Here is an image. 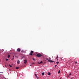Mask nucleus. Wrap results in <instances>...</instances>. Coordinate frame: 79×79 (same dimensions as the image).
<instances>
[{
    "instance_id": "16",
    "label": "nucleus",
    "mask_w": 79,
    "mask_h": 79,
    "mask_svg": "<svg viewBox=\"0 0 79 79\" xmlns=\"http://www.w3.org/2000/svg\"><path fill=\"white\" fill-rule=\"evenodd\" d=\"M35 76L36 77H37V75L35 74Z\"/></svg>"
},
{
    "instance_id": "12",
    "label": "nucleus",
    "mask_w": 79,
    "mask_h": 79,
    "mask_svg": "<svg viewBox=\"0 0 79 79\" xmlns=\"http://www.w3.org/2000/svg\"><path fill=\"white\" fill-rule=\"evenodd\" d=\"M58 74H60V70H59V71L58 72Z\"/></svg>"
},
{
    "instance_id": "9",
    "label": "nucleus",
    "mask_w": 79,
    "mask_h": 79,
    "mask_svg": "<svg viewBox=\"0 0 79 79\" xmlns=\"http://www.w3.org/2000/svg\"><path fill=\"white\" fill-rule=\"evenodd\" d=\"M19 67H16V69H19Z\"/></svg>"
},
{
    "instance_id": "23",
    "label": "nucleus",
    "mask_w": 79,
    "mask_h": 79,
    "mask_svg": "<svg viewBox=\"0 0 79 79\" xmlns=\"http://www.w3.org/2000/svg\"><path fill=\"white\" fill-rule=\"evenodd\" d=\"M32 64H34L35 63H32Z\"/></svg>"
},
{
    "instance_id": "3",
    "label": "nucleus",
    "mask_w": 79,
    "mask_h": 79,
    "mask_svg": "<svg viewBox=\"0 0 79 79\" xmlns=\"http://www.w3.org/2000/svg\"><path fill=\"white\" fill-rule=\"evenodd\" d=\"M24 63L25 64H26V63H27V60H25L24 61Z\"/></svg>"
},
{
    "instance_id": "15",
    "label": "nucleus",
    "mask_w": 79,
    "mask_h": 79,
    "mask_svg": "<svg viewBox=\"0 0 79 79\" xmlns=\"http://www.w3.org/2000/svg\"><path fill=\"white\" fill-rule=\"evenodd\" d=\"M9 66H10V67H12L13 66L11 65L10 64H9Z\"/></svg>"
},
{
    "instance_id": "11",
    "label": "nucleus",
    "mask_w": 79,
    "mask_h": 79,
    "mask_svg": "<svg viewBox=\"0 0 79 79\" xmlns=\"http://www.w3.org/2000/svg\"><path fill=\"white\" fill-rule=\"evenodd\" d=\"M8 57L9 58H10V55H9L8 56Z\"/></svg>"
},
{
    "instance_id": "4",
    "label": "nucleus",
    "mask_w": 79,
    "mask_h": 79,
    "mask_svg": "<svg viewBox=\"0 0 79 79\" xmlns=\"http://www.w3.org/2000/svg\"><path fill=\"white\" fill-rule=\"evenodd\" d=\"M17 51L19 52H20L21 51V50H20V49H19V48H18Z\"/></svg>"
},
{
    "instance_id": "21",
    "label": "nucleus",
    "mask_w": 79,
    "mask_h": 79,
    "mask_svg": "<svg viewBox=\"0 0 79 79\" xmlns=\"http://www.w3.org/2000/svg\"><path fill=\"white\" fill-rule=\"evenodd\" d=\"M8 59H6V61H8Z\"/></svg>"
},
{
    "instance_id": "7",
    "label": "nucleus",
    "mask_w": 79,
    "mask_h": 79,
    "mask_svg": "<svg viewBox=\"0 0 79 79\" xmlns=\"http://www.w3.org/2000/svg\"><path fill=\"white\" fill-rule=\"evenodd\" d=\"M48 75H49V76H50V75H51V73H50V72H48Z\"/></svg>"
},
{
    "instance_id": "18",
    "label": "nucleus",
    "mask_w": 79,
    "mask_h": 79,
    "mask_svg": "<svg viewBox=\"0 0 79 79\" xmlns=\"http://www.w3.org/2000/svg\"><path fill=\"white\" fill-rule=\"evenodd\" d=\"M75 64H77V61H76L75 62Z\"/></svg>"
},
{
    "instance_id": "25",
    "label": "nucleus",
    "mask_w": 79,
    "mask_h": 79,
    "mask_svg": "<svg viewBox=\"0 0 79 79\" xmlns=\"http://www.w3.org/2000/svg\"><path fill=\"white\" fill-rule=\"evenodd\" d=\"M37 79H39V77H37Z\"/></svg>"
},
{
    "instance_id": "1",
    "label": "nucleus",
    "mask_w": 79,
    "mask_h": 79,
    "mask_svg": "<svg viewBox=\"0 0 79 79\" xmlns=\"http://www.w3.org/2000/svg\"><path fill=\"white\" fill-rule=\"evenodd\" d=\"M36 56H37V57H41V56H42V54H38L36 55Z\"/></svg>"
},
{
    "instance_id": "30",
    "label": "nucleus",
    "mask_w": 79,
    "mask_h": 79,
    "mask_svg": "<svg viewBox=\"0 0 79 79\" xmlns=\"http://www.w3.org/2000/svg\"><path fill=\"white\" fill-rule=\"evenodd\" d=\"M12 59L13 60V59L12 58Z\"/></svg>"
},
{
    "instance_id": "29",
    "label": "nucleus",
    "mask_w": 79,
    "mask_h": 79,
    "mask_svg": "<svg viewBox=\"0 0 79 79\" xmlns=\"http://www.w3.org/2000/svg\"><path fill=\"white\" fill-rule=\"evenodd\" d=\"M71 79H73V78H71Z\"/></svg>"
},
{
    "instance_id": "6",
    "label": "nucleus",
    "mask_w": 79,
    "mask_h": 79,
    "mask_svg": "<svg viewBox=\"0 0 79 79\" xmlns=\"http://www.w3.org/2000/svg\"><path fill=\"white\" fill-rule=\"evenodd\" d=\"M43 62H42V61H41L40 62V63H38V64H41V63H43Z\"/></svg>"
},
{
    "instance_id": "5",
    "label": "nucleus",
    "mask_w": 79,
    "mask_h": 79,
    "mask_svg": "<svg viewBox=\"0 0 79 79\" xmlns=\"http://www.w3.org/2000/svg\"><path fill=\"white\" fill-rule=\"evenodd\" d=\"M17 64H19V60H18L17 61Z\"/></svg>"
},
{
    "instance_id": "32",
    "label": "nucleus",
    "mask_w": 79,
    "mask_h": 79,
    "mask_svg": "<svg viewBox=\"0 0 79 79\" xmlns=\"http://www.w3.org/2000/svg\"><path fill=\"white\" fill-rule=\"evenodd\" d=\"M61 79V78H60V79Z\"/></svg>"
},
{
    "instance_id": "13",
    "label": "nucleus",
    "mask_w": 79,
    "mask_h": 79,
    "mask_svg": "<svg viewBox=\"0 0 79 79\" xmlns=\"http://www.w3.org/2000/svg\"><path fill=\"white\" fill-rule=\"evenodd\" d=\"M56 64H58L59 63V62L58 61H57L56 62Z\"/></svg>"
},
{
    "instance_id": "8",
    "label": "nucleus",
    "mask_w": 79,
    "mask_h": 79,
    "mask_svg": "<svg viewBox=\"0 0 79 79\" xmlns=\"http://www.w3.org/2000/svg\"><path fill=\"white\" fill-rule=\"evenodd\" d=\"M42 76H44V73H42Z\"/></svg>"
},
{
    "instance_id": "10",
    "label": "nucleus",
    "mask_w": 79,
    "mask_h": 79,
    "mask_svg": "<svg viewBox=\"0 0 79 79\" xmlns=\"http://www.w3.org/2000/svg\"><path fill=\"white\" fill-rule=\"evenodd\" d=\"M51 60L50 59H49L48 60V61H49V62H51Z\"/></svg>"
},
{
    "instance_id": "20",
    "label": "nucleus",
    "mask_w": 79,
    "mask_h": 79,
    "mask_svg": "<svg viewBox=\"0 0 79 79\" xmlns=\"http://www.w3.org/2000/svg\"><path fill=\"white\" fill-rule=\"evenodd\" d=\"M58 58V56H57L56 57V59H57V58Z\"/></svg>"
},
{
    "instance_id": "28",
    "label": "nucleus",
    "mask_w": 79,
    "mask_h": 79,
    "mask_svg": "<svg viewBox=\"0 0 79 79\" xmlns=\"http://www.w3.org/2000/svg\"><path fill=\"white\" fill-rule=\"evenodd\" d=\"M30 65V66H32V65Z\"/></svg>"
},
{
    "instance_id": "27",
    "label": "nucleus",
    "mask_w": 79,
    "mask_h": 79,
    "mask_svg": "<svg viewBox=\"0 0 79 79\" xmlns=\"http://www.w3.org/2000/svg\"><path fill=\"white\" fill-rule=\"evenodd\" d=\"M62 59H63V57H62L61 58V60H62Z\"/></svg>"
},
{
    "instance_id": "19",
    "label": "nucleus",
    "mask_w": 79,
    "mask_h": 79,
    "mask_svg": "<svg viewBox=\"0 0 79 79\" xmlns=\"http://www.w3.org/2000/svg\"><path fill=\"white\" fill-rule=\"evenodd\" d=\"M56 66H57V65H56L55 66V68H56Z\"/></svg>"
},
{
    "instance_id": "26",
    "label": "nucleus",
    "mask_w": 79,
    "mask_h": 79,
    "mask_svg": "<svg viewBox=\"0 0 79 79\" xmlns=\"http://www.w3.org/2000/svg\"><path fill=\"white\" fill-rule=\"evenodd\" d=\"M13 58H15V56H13Z\"/></svg>"
},
{
    "instance_id": "17",
    "label": "nucleus",
    "mask_w": 79,
    "mask_h": 79,
    "mask_svg": "<svg viewBox=\"0 0 79 79\" xmlns=\"http://www.w3.org/2000/svg\"><path fill=\"white\" fill-rule=\"evenodd\" d=\"M21 52H24V51H23V50L21 51Z\"/></svg>"
},
{
    "instance_id": "14",
    "label": "nucleus",
    "mask_w": 79,
    "mask_h": 79,
    "mask_svg": "<svg viewBox=\"0 0 79 79\" xmlns=\"http://www.w3.org/2000/svg\"><path fill=\"white\" fill-rule=\"evenodd\" d=\"M53 62H54V61H53V60H51V63H53Z\"/></svg>"
},
{
    "instance_id": "22",
    "label": "nucleus",
    "mask_w": 79,
    "mask_h": 79,
    "mask_svg": "<svg viewBox=\"0 0 79 79\" xmlns=\"http://www.w3.org/2000/svg\"><path fill=\"white\" fill-rule=\"evenodd\" d=\"M33 60L34 61H35V59H33Z\"/></svg>"
},
{
    "instance_id": "31",
    "label": "nucleus",
    "mask_w": 79,
    "mask_h": 79,
    "mask_svg": "<svg viewBox=\"0 0 79 79\" xmlns=\"http://www.w3.org/2000/svg\"><path fill=\"white\" fill-rule=\"evenodd\" d=\"M58 60V59H57V60Z\"/></svg>"
},
{
    "instance_id": "2",
    "label": "nucleus",
    "mask_w": 79,
    "mask_h": 79,
    "mask_svg": "<svg viewBox=\"0 0 79 79\" xmlns=\"http://www.w3.org/2000/svg\"><path fill=\"white\" fill-rule=\"evenodd\" d=\"M30 53H30L29 54V55H32V53H34V51H31V52Z\"/></svg>"
},
{
    "instance_id": "24",
    "label": "nucleus",
    "mask_w": 79,
    "mask_h": 79,
    "mask_svg": "<svg viewBox=\"0 0 79 79\" xmlns=\"http://www.w3.org/2000/svg\"><path fill=\"white\" fill-rule=\"evenodd\" d=\"M71 73H70V74H69V75H70V76H71Z\"/></svg>"
}]
</instances>
